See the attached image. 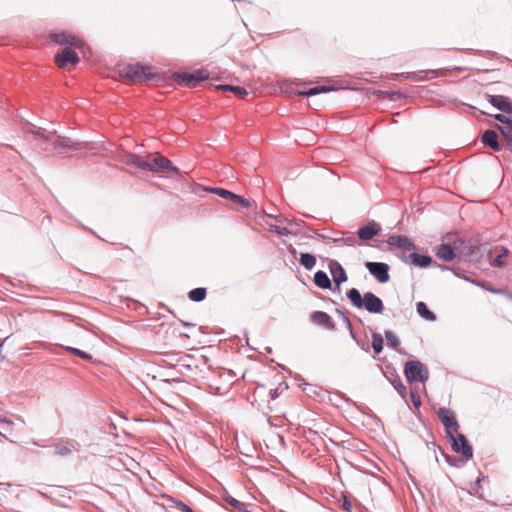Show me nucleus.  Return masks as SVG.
I'll list each match as a JSON object with an SVG mask.
<instances>
[{"label":"nucleus","mask_w":512,"mask_h":512,"mask_svg":"<svg viewBox=\"0 0 512 512\" xmlns=\"http://www.w3.org/2000/svg\"><path fill=\"white\" fill-rule=\"evenodd\" d=\"M494 118L501 122L502 124H504L503 126L507 125V123H510L512 121V119L508 118L507 116H505L504 114H496L494 116Z\"/></svg>","instance_id":"ea45409f"},{"label":"nucleus","mask_w":512,"mask_h":512,"mask_svg":"<svg viewBox=\"0 0 512 512\" xmlns=\"http://www.w3.org/2000/svg\"><path fill=\"white\" fill-rule=\"evenodd\" d=\"M206 294H207L206 288L198 287V288L190 290L188 293V297L191 301L200 302L205 299Z\"/></svg>","instance_id":"a878e982"},{"label":"nucleus","mask_w":512,"mask_h":512,"mask_svg":"<svg viewBox=\"0 0 512 512\" xmlns=\"http://www.w3.org/2000/svg\"><path fill=\"white\" fill-rule=\"evenodd\" d=\"M65 349L77 356H79L80 358L84 359V360H91L92 359V356L90 354H88L87 352L85 351H82L80 349H77V348H74V347H70V346H67L65 347Z\"/></svg>","instance_id":"72a5a7b5"},{"label":"nucleus","mask_w":512,"mask_h":512,"mask_svg":"<svg viewBox=\"0 0 512 512\" xmlns=\"http://www.w3.org/2000/svg\"><path fill=\"white\" fill-rule=\"evenodd\" d=\"M310 319L313 323L324 327L328 330H333L335 328V324L330 317V315L323 311H315L311 314Z\"/></svg>","instance_id":"2eb2a0df"},{"label":"nucleus","mask_w":512,"mask_h":512,"mask_svg":"<svg viewBox=\"0 0 512 512\" xmlns=\"http://www.w3.org/2000/svg\"><path fill=\"white\" fill-rule=\"evenodd\" d=\"M218 88L222 89V90L231 91V92H233L234 94H236L237 96H239L241 98L245 97L248 94V92L244 88L239 87V86L219 85Z\"/></svg>","instance_id":"7c9ffc66"},{"label":"nucleus","mask_w":512,"mask_h":512,"mask_svg":"<svg viewBox=\"0 0 512 512\" xmlns=\"http://www.w3.org/2000/svg\"><path fill=\"white\" fill-rule=\"evenodd\" d=\"M416 311L425 320H428V321L436 320V315L428 309L427 305L424 302L420 301L416 304Z\"/></svg>","instance_id":"5701e85b"},{"label":"nucleus","mask_w":512,"mask_h":512,"mask_svg":"<svg viewBox=\"0 0 512 512\" xmlns=\"http://www.w3.org/2000/svg\"><path fill=\"white\" fill-rule=\"evenodd\" d=\"M404 374L408 382L425 383L429 378L427 367L418 360L407 361L404 366Z\"/></svg>","instance_id":"20e7f679"},{"label":"nucleus","mask_w":512,"mask_h":512,"mask_svg":"<svg viewBox=\"0 0 512 512\" xmlns=\"http://www.w3.org/2000/svg\"><path fill=\"white\" fill-rule=\"evenodd\" d=\"M386 242L389 246L401 248L407 251H411L416 248L411 239L404 235H391L388 237Z\"/></svg>","instance_id":"4468645a"},{"label":"nucleus","mask_w":512,"mask_h":512,"mask_svg":"<svg viewBox=\"0 0 512 512\" xmlns=\"http://www.w3.org/2000/svg\"><path fill=\"white\" fill-rule=\"evenodd\" d=\"M205 190L210 193H214L220 197L228 198L234 202H237L240 205H242L243 207L249 208L252 206L251 202L248 199H246L240 195H237L229 190H226L223 188H216V187L205 188Z\"/></svg>","instance_id":"1a4fd4ad"},{"label":"nucleus","mask_w":512,"mask_h":512,"mask_svg":"<svg viewBox=\"0 0 512 512\" xmlns=\"http://www.w3.org/2000/svg\"><path fill=\"white\" fill-rule=\"evenodd\" d=\"M50 37L53 42L59 45H70L74 47H80L83 43L80 38L66 32H55L52 33Z\"/></svg>","instance_id":"ddd939ff"},{"label":"nucleus","mask_w":512,"mask_h":512,"mask_svg":"<svg viewBox=\"0 0 512 512\" xmlns=\"http://www.w3.org/2000/svg\"><path fill=\"white\" fill-rule=\"evenodd\" d=\"M437 416L445 428L447 438H452L459 429L454 412L448 408L441 407L437 411Z\"/></svg>","instance_id":"39448f33"},{"label":"nucleus","mask_w":512,"mask_h":512,"mask_svg":"<svg viewBox=\"0 0 512 512\" xmlns=\"http://www.w3.org/2000/svg\"><path fill=\"white\" fill-rule=\"evenodd\" d=\"M25 134H31L40 148L48 153H63L66 149L80 150L84 147L96 148V143L72 142L69 138L61 137L55 129L47 130L32 123H27L23 128Z\"/></svg>","instance_id":"f257e3e1"},{"label":"nucleus","mask_w":512,"mask_h":512,"mask_svg":"<svg viewBox=\"0 0 512 512\" xmlns=\"http://www.w3.org/2000/svg\"><path fill=\"white\" fill-rule=\"evenodd\" d=\"M299 262L306 270H312L316 265V258L310 253H301Z\"/></svg>","instance_id":"b1692460"},{"label":"nucleus","mask_w":512,"mask_h":512,"mask_svg":"<svg viewBox=\"0 0 512 512\" xmlns=\"http://www.w3.org/2000/svg\"><path fill=\"white\" fill-rule=\"evenodd\" d=\"M344 507H345L347 510H349V509H350V507H351V503H350L348 500H345V501H344Z\"/></svg>","instance_id":"de8ad7c7"},{"label":"nucleus","mask_w":512,"mask_h":512,"mask_svg":"<svg viewBox=\"0 0 512 512\" xmlns=\"http://www.w3.org/2000/svg\"><path fill=\"white\" fill-rule=\"evenodd\" d=\"M347 298L357 309H365L369 313L378 314L384 310L382 300L372 292H366L362 296L356 288H351L346 293Z\"/></svg>","instance_id":"7ed1b4c3"},{"label":"nucleus","mask_w":512,"mask_h":512,"mask_svg":"<svg viewBox=\"0 0 512 512\" xmlns=\"http://www.w3.org/2000/svg\"><path fill=\"white\" fill-rule=\"evenodd\" d=\"M379 232V225L376 222L371 221L367 225L360 227L358 229L357 235L359 239L367 241L371 240L374 236L378 235Z\"/></svg>","instance_id":"f3484780"},{"label":"nucleus","mask_w":512,"mask_h":512,"mask_svg":"<svg viewBox=\"0 0 512 512\" xmlns=\"http://www.w3.org/2000/svg\"><path fill=\"white\" fill-rule=\"evenodd\" d=\"M208 78V74L203 71H197L194 73H184L181 77L182 81L188 87H194L200 82L206 80Z\"/></svg>","instance_id":"a211bd4d"},{"label":"nucleus","mask_w":512,"mask_h":512,"mask_svg":"<svg viewBox=\"0 0 512 512\" xmlns=\"http://www.w3.org/2000/svg\"><path fill=\"white\" fill-rule=\"evenodd\" d=\"M332 90H333L332 87L316 86V87L310 88L309 90L299 92V96L311 97V96H315L320 93H326V92H329Z\"/></svg>","instance_id":"393cba45"},{"label":"nucleus","mask_w":512,"mask_h":512,"mask_svg":"<svg viewBox=\"0 0 512 512\" xmlns=\"http://www.w3.org/2000/svg\"><path fill=\"white\" fill-rule=\"evenodd\" d=\"M383 344V337L377 332L372 333V348L375 354H380L382 352Z\"/></svg>","instance_id":"cd10ccee"},{"label":"nucleus","mask_w":512,"mask_h":512,"mask_svg":"<svg viewBox=\"0 0 512 512\" xmlns=\"http://www.w3.org/2000/svg\"><path fill=\"white\" fill-rule=\"evenodd\" d=\"M76 450V442L73 440H59L54 444V453L56 455L67 457Z\"/></svg>","instance_id":"dca6fc26"},{"label":"nucleus","mask_w":512,"mask_h":512,"mask_svg":"<svg viewBox=\"0 0 512 512\" xmlns=\"http://www.w3.org/2000/svg\"><path fill=\"white\" fill-rule=\"evenodd\" d=\"M385 337L387 339V342H388V346H390L391 348H393L394 350L398 351L399 353H401V351L398 349L399 345H400V340L399 338L395 335L394 332H392L391 330H386L385 331Z\"/></svg>","instance_id":"bb28decb"},{"label":"nucleus","mask_w":512,"mask_h":512,"mask_svg":"<svg viewBox=\"0 0 512 512\" xmlns=\"http://www.w3.org/2000/svg\"><path fill=\"white\" fill-rule=\"evenodd\" d=\"M411 400L415 407H419L421 405V400L419 396L414 392H411Z\"/></svg>","instance_id":"37998d69"},{"label":"nucleus","mask_w":512,"mask_h":512,"mask_svg":"<svg viewBox=\"0 0 512 512\" xmlns=\"http://www.w3.org/2000/svg\"><path fill=\"white\" fill-rule=\"evenodd\" d=\"M175 507L182 512H195L190 506L182 501L175 502Z\"/></svg>","instance_id":"58836bf2"},{"label":"nucleus","mask_w":512,"mask_h":512,"mask_svg":"<svg viewBox=\"0 0 512 512\" xmlns=\"http://www.w3.org/2000/svg\"><path fill=\"white\" fill-rule=\"evenodd\" d=\"M365 267L378 282L386 283L389 281V266L383 262H366Z\"/></svg>","instance_id":"6e6552de"},{"label":"nucleus","mask_w":512,"mask_h":512,"mask_svg":"<svg viewBox=\"0 0 512 512\" xmlns=\"http://www.w3.org/2000/svg\"><path fill=\"white\" fill-rule=\"evenodd\" d=\"M423 73H432L435 77L438 76V72L436 70H427V71H419V72H413V73L407 72L406 78L420 82V81L425 80L424 76H422Z\"/></svg>","instance_id":"2f4dec72"},{"label":"nucleus","mask_w":512,"mask_h":512,"mask_svg":"<svg viewBox=\"0 0 512 512\" xmlns=\"http://www.w3.org/2000/svg\"><path fill=\"white\" fill-rule=\"evenodd\" d=\"M507 252H508V251L505 249V250H504V252H503V254L498 255V256L494 259V262H493L494 266H497V267H502V266H504V262H503V260H502V257H503L504 255H506V254H507Z\"/></svg>","instance_id":"79ce46f5"},{"label":"nucleus","mask_w":512,"mask_h":512,"mask_svg":"<svg viewBox=\"0 0 512 512\" xmlns=\"http://www.w3.org/2000/svg\"><path fill=\"white\" fill-rule=\"evenodd\" d=\"M481 141L485 146L490 147L494 151L500 150L498 135L494 130H486L481 137Z\"/></svg>","instance_id":"6ab92c4d"},{"label":"nucleus","mask_w":512,"mask_h":512,"mask_svg":"<svg viewBox=\"0 0 512 512\" xmlns=\"http://www.w3.org/2000/svg\"><path fill=\"white\" fill-rule=\"evenodd\" d=\"M356 343L358 344V346H360V348L362 350H364L365 352H369V345L367 344V342L365 341H360L356 338Z\"/></svg>","instance_id":"c03bdc74"},{"label":"nucleus","mask_w":512,"mask_h":512,"mask_svg":"<svg viewBox=\"0 0 512 512\" xmlns=\"http://www.w3.org/2000/svg\"><path fill=\"white\" fill-rule=\"evenodd\" d=\"M480 487V479L478 478L476 480V482L474 483V485L472 486V490L474 491L475 494L478 493V488Z\"/></svg>","instance_id":"a18cd8bd"},{"label":"nucleus","mask_w":512,"mask_h":512,"mask_svg":"<svg viewBox=\"0 0 512 512\" xmlns=\"http://www.w3.org/2000/svg\"><path fill=\"white\" fill-rule=\"evenodd\" d=\"M125 162L126 164L134 165L141 170L151 171L159 174L179 172V169L174 166L169 159L157 153L146 157L134 153H129L126 156Z\"/></svg>","instance_id":"f03ea898"},{"label":"nucleus","mask_w":512,"mask_h":512,"mask_svg":"<svg viewBox=\"0 0 512 512\" xmlns=\"http://www.w3.org/2000/svg\"><path fill=\"white\" fill-rule=\"evenodd\" d=\"M55 62L58 67L66 68L68 64L76 65L79 62V57L72 48L66 47L55 55Z\"/></svg>","instance_id":"9d476101"},{"label":"nucleus","mask_w":512,"mask_h":512,"mask_svg":"<svg viewBox=\"0 0 512 512\" xmlns=\"http://www.w3.org/2000/svg\"><path fill=\"white\" fill-rule=\"evenodd\" d=\"M496 128L501 132L506 141L512 145V121L505 126L496 124Z\"/></svg>","instance_id":"c756f323"},{"label":"nucleus","mask_w":512,"mask_h":512,"mask_svg":"<svg viewBox=\"0 0 512 512\" xmlns=\"http://www.w3.org/2000/svg\"><path fill=\"white\" fill-rule=\"evenodd\" d=\"M336 243H344L347 246H354L356 244V238L354 236L346 237V238H337L334 239Z\"/></svg>","instance_id":"4c0bfd02"},{"label":"nucleus","mask_w":512,"mask_h":512,"mask_svg":"<svg viewBox=\"0 0 512 512\" xmlns=\"http://www.w3.org/2000/svg\"><path fill=\"white\" fill-rule=\"evenodd\" d=\"M406 75H407V73H396V74L392 75V78L393 79H396V78H406Z\"/></svg>","instance_id":"49530a36"},{"label":"nucleus","mask_w":512,"mask_h":512,"mask_svg":"<svg viewBox=\"0 0 512 512\" xmlns=\"http://www.w3.org/2000/svg\"><path fill=\"white\" fill-rule=\"evenodd\" d=\"M378 94L390 100H396L402 96L401 92L398 91H379Z\"/></svg>","instance_id":"e433bc0d"},{"label":"nucleus","mask_w":512,"mask_h":512,"mask_svg":"<svg viewBox=\"0 0 512 512\" xmlns=\"http://www.w3.org/2000/svg\"><path fill=\"white\" fill-rule=\"evenodd\" d=\"M343 318H344V322H345V324H346V327H347V329H348V330H349V332H350L351 337H352L354 340H356V334H355V333H354V331H353V327H352V323H351L350 319H349L348 317H346V316H344Z\"/></svg>","instance_id":"a19ab883"},{"label":"nucleus","mask_w":512,"mask_h":512,"mask_svg":"<svg viewBox=\"0 0 512 512\" xmlns=\"http://www.w3.org/2000/svg\"><path fill=\"white\" fill-rule=\"evenodd\" d=\"M449 441L452 449L457 453H461L466 460L473 457L472 447L464 434L457 433V436L454 435L452 438H449Z\"/></svg>","instance_id":"0eeeda50"},{"label":"nucleus","mask_w":512,"mask_h":512,"mask_svg":"<svg viewBox=\"0 0 512 512\" xmlns=\"http://www.w3.org/2000/svg\"><path fill=\"white\" fill-rule=\"evenodd\" d=\"M328 268L335 285L339 289L340 285L348 279L344 268L337 260L334 259L328 260Z\"/></svg>","instance_id":"f8f14e48"},{"label":"nucleus","mask_w":512,"mask_h":512,"mask_svg":"<svg viewBox=\"0 0 512 512\" xmlns=\"http://www.w3.org/2000/svg\"><path fill=\"white\" fill-rule=\"evenodd\" d=\"M269 230L277 233L280 236H288V235L293 234V232L291 230H289L288 228L281 227V226L274 225V224H269Z\"/></svg>","instance_id":"473e14b6"},{"label":"nucleus","mask_w":512,"mask_h":512,"mask_svg":"<svg viewBox=\"0 0 512 512\" xmlns=\"http://www.w3.org/2000/svg\"><path fill=\"white\" fill-rule=\"evenodd\" d=\"M410 258L413 264L420 268H426L432 263V258L429 255H422L416 252L411 253Z\"/></svg>","instance_id":"4be33fe9"},{"label":"nucleus","mask_w":512,"mask_h":512,"mask_svg":"<svg viewBox=\"0 0 512 512\" xmlns=\"http://www.w3.org/2000/svg\"><path fill=\"white\" fill-rule=\"evenodd\" d=\"M119 72L122 77L132 82H142L152 78L151 73L147 72L146 69L139 64L123 66Z\"/></svg>","instance_id":"423d86ee"},{"label":"nucleus","mask_w":512,"mask_h":512,"mask_svg":"<svg viewBox=\"0 0 512 512\" xmlns=\"http://www.w3.org/2000/svg\"><path fill=\"white\" fill-rule=\"evenodd\" d=\"M439 267H441L443 270L448 269L447 267H445V266H441V265H439Z\"/></svg>","instance_id":"8fccbe9b"},{"label":"nucleus","mask_w":512,"mask_h":512,"mask_svg":"<svg viewBox=\"0 0 512 512\" xmlns=\"http://www.w3.org/2000/svg\"><path fill=\"white\" fill-rule=\"evenodd\" d=\"M393 387L397 390V392L401 395V397H405L407 394V389L400 378L394 380L392 382Z\"/></svg>","instance_id":"c9c22d12"},{"label":"nucleus","mask_w":512,"mask_h":512,"mask_svg":"<svg viewBox=\"0 0 512 512\" xmlns=\"http://www.w3.org/2000/svg\"><path fill=\"white\" fill-rule=\"evenodd\" d=\"M446 461L449 465L454 466L456 468L463 467L467 462V460L458 459L454 456H449V455H446Z\"/></svg>","instance_id":"f704fd0d"},{"label":"nucleus","mask_w":512,"mask_h":512,"mask_svg":"<svg viewBox=\"0 0 512 512\" xmlns=\"http://www.w3.org/2000/svg\"><path fill=\"white\" fill-rule=\"evenodd\" d=\"M436 256L445 262H451L455 258V252L451 245L443 243L437 247Z\"/></svg>","instance_id":"aec40b11"},{"label":"nucleus","mask_w":512,"mask_h":512,"mask_svg":"<svg viewBox=\"0 0 512 512\" xmlns=\"http://www.w3.org/2000/svg\"><path fill=\"white\" fill-rule=\"evenodd\" d=\"M290 252L295 253V249L291 247Z\"/></svg>","instance_id":"09e8293b"},{"label":"nucleus","mask_w":512,"mask_h":512,"mask_svg":"<svg viewBox=\"0 0 512 512\" xmlns=\"http://www.w3.org/2000/svg\"><path fill=\"white\" fill-rule=\"evenodd\" d=\"M488 102L496 109L506 114H512V100L504 95L486 94Z\"/></svg>","instance_id":"9b49d317"},{"label":"nucleus","mask_w":512,"mask_h":512,"mask_svg":"<svg viewBox=\"0 0 512 512\" xmlns=\"http://www.w3.org/2000/svg\"><path fill=\"white\" fill-rule=\"evenodd\" d=\"M225 500L229 505H231L234 509L238 510L239 512H249L247 504L233 498L232 496H228Z\"/></svg>","instance_id":"c85d7f7f"},{"label":"nucleus","mask_w":512,"mask_h":512,"mask_svg":"<svg viewBox=\"0 0 512 512\" xmlns=\"http://www.w3.org/2000/svg\"><path fill=\"white\" fill-rule=\"evenodd\" d=\"M183 324H184L185 326H190V324H189V323H186V322H183Z\"/></svg>","instance_id":"3c124183"},{"label":"nucleus","mask_w":512,"mask_h":512,"mask_svg":"<svg viewBox=\"0 0 512 512\" xmlns=\"http://www.w3.org/2000/svg\"><path fill=\"white\" fill-rule=\"evenodd\" d=\"M314 283L321 289H331L332 283L328 275L324 271H317L314 274Z\"/></svg>","instance_id":"412c9836"}]
</instances>
